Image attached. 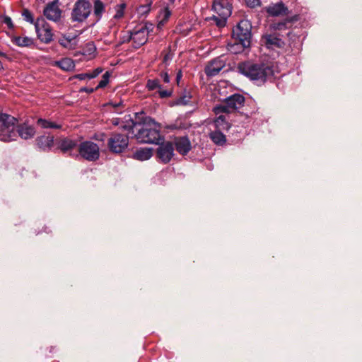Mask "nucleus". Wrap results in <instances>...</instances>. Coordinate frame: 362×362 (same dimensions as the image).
<instances>
[{"label":"nucleus","mask_w":362,"mask_h":362,"mask_svg":"<svg viewBox=\"0 0 362 362\" xmlns=\"http://www.w3.org/2000/svg\"><path fill=\"white\" fill-rule=\"evenodd\" d=\"M236 68L238 73L259 86L267 81H272L274 78V68L268 63L247 60L239 62Z\"/></svg>","instance_id":"1"},{"label":"nucleus","mask_w":362,"mask_h":362,"mask_svg":"<svg viewBox=\"0 0 362 362\" xmlns=\"http://www.w3.org/2000/svg\"><path fill=\"white\" fill-rule=\"evenodd\" d=\"M44 16L49 20L57 21L60 18L61 10L53 4H48L44 9Z\"/></svg>","instance_id":"21"},{"label":"nucleus","mask_w":362,"mask_h":362,"mask_svg":"<svg viewBox=\"0 0 362 362\" xmlns=\"http://www.w3.org/2000/svg\"><path fill=\"white\" fill-rule=\"evenodd\" d=\"M146 88L149 91L158 89L157 93L160 98H170L172 96L173 93L172 88L163 89V86L160 83V81L158 78L147 80Z\"/></svg>","instance_id":"13"},{"label":"nucleus","mask_w":362,"mask_h":362,"mask_svg":"<svg viewBox=\"0 0 362 362\" xmlns=\"http://www.w3.org/2000/svg\"><path fill=\"white\" fill-rule=\"evenodd\" d=\"M3 23H5L9 29H13L14 25L11 21V18L8 16H4Z\"/></svg>","instance_id":"42"},{"label":"nucleus","mask_w":362,"mask_h":362,"mask_svg":"<svg viewBox=\"0 0 362 362\" xmlns=\"http://www.w3.org/2000/svg\"><path fill=\"white\" fill-rule=\"evenodd\" d=\"M110 76V73L109 71H106L102 76L101 81L99 82L98 86L95 87V89L103 88L105 87L109 83V78Z\"/></svg>","instance_id":"37"},{"label":"nucleus","mask_w":362,"mask_h":362,"mask_svg":"<svg viewBox=\"0 0 362 362\" xmlns=\"http://www.w3.org/2000/svg\"><path fill=\"white\" fill-rule=\"evenodd\" d=\"M153 156L151 148H140L136 149L132 154V158L141 161L148 160Z\"/></svg>","instance_id":"22"},{"label":"nucleus","mask_w":362,"mask_h":362,"mask_svg":"<svg viewBox=\"0 0 362 362\" xmlns=\"http://www.w3.org/2000/svg\"><path fill=\"white\" fill-rule=\"evenodd\" d=\"M214 111L215 114L218 115L220 113H232L230 107L228 106V104L226 103V100L224 99L223 103L218 105H216Z\"/></svg>","instance_id":"32"},{"label":"nucleus","mask_w":362,"mask_h":362,"mask_svg":"<svg viewBox=\"0 0 362 362\" xmlns=\"http://www.w3.org/2000/svg\"><path fill=\"white\" fill-rule=\"evenodd\" d=\"M74 38H75V36H74V37H72V36L69 35V36H67V37L64 36V38H63V39H65V40H66V41H67L68 42H70V43H71V40H72L73 39H74Z\"/></svg>","instance_id":"51"},{"label":"nucleus","mask_w":362,"mask_h":362,"mask_svg":"<svg viewBox=\"0 0 362 362\" xmlns=\"http://www.w3.org/2000/svg\"><path fill=\"white\" fill-rule=\"evenodd\" d=\"M215 129L219 131H228L231 124L227 121L226 116L220 115L214 120Z\"/></svg>","instance_id":"25"},{"label":"nucleus","mask_w":362,"mask_h":362,"mask_svg":"<svg viewBox=\"0 0 362 362\" xmlns=\"http://www.w3.org/2000/svg\"><path fill=\"white\" fill-rule=\"evenodd\" d=\"M248 6L255 8L261 5L260 0H245Z\"/></svg>","instance_id":"43"},{"label":"nucleus","mask_w":362,"mask_h":362,"mask_svg":"<svg viewBox=\"0 0 362 362\" xmlns=\"http://www.w3.org/2000/svg\"><path fill=\"white\" fill-rule=\"evenodd\" d=\"M22 16L26 21L35 24V21L33 13L28 8H23Z\"/></svg>","instance_id":"38"},{"label":"nucleus","mask_w":362,"mask_h":362,"mask_svg":"<svg viewBox=\"0 0 362 362\" xmlns=\"http://www.w3.org/2000/svg\"><path fill=\"white\" fill-rule=\"evenodd\" d=\"M166 128L169 130H180L187 129V125L181 119H177L174 123L168 124Z\"/></svg>","instance_id":"35"},{"label":"nucleus","mask_w":362,"mask_h":362,"mask_svg":"<svg viewBox=\"0 0 362 362\" xmlns=\"http://www.w3.org/2000/svg\"><path fill=\"white\" fill-rule=\"evenodd\" d=\"M252 25L249 21L241 20L233 27L231 33V42L228 44V49L233 54L243 52L250 47Z\"/></svg>","instance_id":"2"},{"label":"nucleus","mask_w":362,"mask_h":362,"mask_svg":"<svg viewBox=\"0 0 362 362\" xmlns=\"http://www.w3.org/2000/svg\"><path fill=\"white\" fill-rule=\"evenodd\" d=\"M174 148L181 155H187L192 149V144L188 136L177 137L173 144Z\"/></svg>","instance_id":"18"},{"label":"nucleus","mask_w":362,"mask_h":362,"mask_svg":"<svg viewBox=\"0 0 362 362\" xmlns=\"http://www.w3.org/2000/svg\"><path fill=\"white\" fill-rule=\"evenodd\" d=\"M74 78H78L79 80L91 79L90 78L89 73L78 74L75 75Z\"/></svg>","instance_id":"44"},{"label":"nucleus","mask_w":362,"mask_h":362,"mask_svg":"<svg viewBox=\"0 0 362 362\" xmlns=\"http://www.w3.org/2000/svg\"><path fill=\"white\" fill-rule=\"evenodd\" d=\"M225 100L232 112H238L242 115H245L247 116V114L240 111V109L244 107L245 103V98L243 95L240 93H234L225 98Z\"/></svg>","instance_id":"11"},{"label":"nucleus","mask_w":362,"mask_h":362,"mask_svg":"<svg viewBox=\"0 0 362 362\" xmlns=\"http://www.w3.org/2000/svg\"><path fill=\"white\" fill-rule=\"evenodd\" d=\"M59 43L63 46L64 47H68L70 45V42H68L65 40V39H61L59 40Z\"/></svg>","instance_id":"50"},{"label":"nucleus","mask_w":362,"mask_h":362,"mask_svg":"<svg viewBox=\"0 0 362 362\" xmlns=\"http://www.w3.org/2000/svg\"><path fill=\"white\" fill-rule=\"evenodd\" d=\"M287 36L289 40V46L291 47H296L297 44L300 42V35L294 33L292 31H290L287 33Z\"/></svg>","instance_id":"33"},{"label":"nucleus","mask_w":362,"mask_h":362,"mask_svg":"<svg viewBox=\"0 0 362 362\" xmlns=\"http://www.w3.org/2000/svg\"><path fill=\"white\" fill-rule=\"evenodd\" d=\"M47 227H44V231H45V233H49V232H50V230H49V231H48V230H47Z\"/></svg>","instance_id":"55"},{"label":"nucleus","mask_w":362,"mask_h":362,"mask_svg":"<svg viewBox=\"0 0 362 362\" xmlns=\"http://www.w3.org/2000/svg\"><path fill=\"white\" fill-rule=\"evenodd\" d=\"M129 137L127 134L118 132H112L107 139L108 150L115 154H119L125 151L129 146Z\"/></svg>","instance_id":"6"},{"label":"nucleus","mask_w":362,"mask_h":362,"mask_svg":"<svg viewBox=\"0 0 362 362\" xmlns=\"http://www.w3.org/2000/svg\"><path fill=\"white\" fill-rule=\"evenodd\" d=\"M131 40H132V34L131 31H127L122 37H120L119 45L129 42Z\"/></svg>","instance_id":"40"},{"label":"nucleus","mask_w":362,"mask_h":362,"mask_svg":"<svg viewBox=\"0 0 362 362\" xmlns=\"http://www.w3.org/2000/svg\"><path fill=\"white\" fill-rule=\"evenodd\" d=\"M288 8L283 2L273 4L267 8V12L272 16H278L281 14H286Z\"/></svg>","instance_id":"23"},{"label":"nucleus","mask_w":362,"mask_h":362,"mask_svg":"<svg viewBox=\"0 0 362 362\" xmlns=\"http://www.w3.org/2000/svg\"><path fill=\"white\" fill-rule=\"evenodd\" d=\"M209 136L210 139L217 146H223L226 144V136L222 131L214 129L209 133Z\"/></svg>","instance_id":"24"},{"label":"nucleus","mask_w":362,"mask_h":362,"mask_svg":"<svg viewBox=\"0 0 362 362\" xmlns=\"http://www.w3.org/2000/svg\"><path fill=\"white\" fill-rule=\"evenodd\" d=\"M228 18L222 16H213L211 20L214 21L218 27L223 28L226 25Z\"/></svg>","instance_id":"36"},{"label":"nucleus","mask_w":362,"mask_h":362,"mask_svg":"<svg viewBox=\"0 0 362 362\" xmlns=\"http://www.w3.org/2000/svg\"><path fill=\"white\" fill-rule=\"evenodd\" d=\"M156 149V156L160 162L167 164L174 156V145L171 141H161Z\"/></svg>","instance_id":"9"},{"label":"nucleus","mask_w":362,"mask_h":362,"mask_svg":"<svg viewBox=\"0 0 362 362\" xmlns=\"http://www.w3.org/2000/svg\"><path fill=\"white\" fill-rule=\"evenodd\" d=\"M162 54H163V62L165 64H168V61L172 59L173 54L171 53L170 47H168V50H163L162 52Z\"/></svg>","instance_id":"41"},{"label":"nucleus","mask_w":362,"mask_h":362,"mask_svg":"<svg viewBox=\"0 0 362 362\" xmlns=\"http://www.w3.org/2000/svg\"><path fill=\"white\" fill-rule=\"evenodd\" d=\"M35 28L38 39L43 43L48 44L53 40V33L51 26L43 17L37 18L35 23Z\"/></svg>","instance_id":"8"},{"label":"nucleus","mask_w":362,"mask_h":362,"mask_svg":"<svg viewBox=\"0 0 362 362\" xmlns=\"http://www.w3.org/2000/svg\"><path fill=\"white\" fill-rule=\"evenodd\" d=\"M109 105H112L114 107H117L122 105V103H110Z\"/></svg>","instance_id":"53"},{"label":"nucleus","mask_w":362,"mask_h":362,"mask_svg":"<svg viewBox=\"0 0 362 362\" xmlns=\"http://www.w3.org/2000/svg\"><path fill=\"white\" fill-rule=\"evenodd\" d=\"M136 140L141 144H159L164 140L160 134V125L149 117H146L139 121L137 132L134 134Z\"/></svg>","instance_id":"3"},{"label":"nucleus","mask_w":362,"mask_h":362,"mask_svg":"<svg viewBox=\"0 0 362 362\" xmlns=\"http://www.w3.org/2000/svg\"><path fill=\"white\" fill-rule=\"evenodd\" d=\"M150 6H151V4H148L146 6H142L141 8H146V10L144 11V12H147V11H149L150 10Z\"/></svg>","instance_id":"52"},{"label":"nucleus","mask_w":362,"mask_h":362,"mask_svg":"<svg viewBox=\"0 0 362 362\" xmlns=\"http://www.w3.org/2000/svg\"><path fill=\"white\" fill-rule=\"evenodd\" d=\"M299 20L300 16L298 14H296L291 17H287L283 21L274 23L272 25V28L275 30H282L290 28L292 23L297 22Z\"/></svg>","instance_id":"20"},{"label":"nucleus","mask_w":362,"mask_h":362,"mask_svg":"<svg viewBox=\"0 0 362 362\" xmlns=\"http://www.w3.org/2000/svg\"><path fill=\"white\" fill-rule=\"evenodd\" d=\"M78 153H69V156L74 158H81L88 161L94 162L100 158V147L90 141H84L78 146Z\"/></svg>","instance_id":"5"},{"label":"nucleus","mask_w":362,"mask_h":362,"mask_svg":"<svg viewBox=\"0 0 362 362\" xmlns=\"http://www.w3.org/2000/svg\"><path fill=\"white\" fill-rule=\"evenodd\" d=\"M56 64L58 67L64 71H71L75 66L74 61L70 58H64L57 62Z\"/></svg>","instance_id":"28"},{"label":"nucleus","mask_w":362,"mask_h":362,"mask_svg":"<svg viewBox=\"0 0 362 362\" xmlns=\"http://www.w3.org/2000/svg\"><path fill=\"white\" fill-rule=\"evenodd\" d=\"M126 8V4L122 3L120 4H117L115 6V14L114 15L113 18L115 19H120L124 16V9Z\"/></svg>","instance_id":"34"},{"label":"nucleus","mask_w":362,"mask_h":362,"mask_svg":"<svg viewBox=\"0 0 362 362\" xmlns=\"http://www.w3.org/2000/svg\"><path fill=\"white\" fill-rule=\"evenodd\" d=\"M191 98L192 95L190 93L185 90L184 93L175 100L174 104L176 105H186L189 103Z\"/></svg>","instance_id":"30"},{"label":"nucleus","mask_w":362,"mask_h":362,"mask_svg":"<svg viewBox=\"0 0 362 362\" xmlns=\"http://www.w3.org/2000/svg\"><path fill=\"white\" fill-rule=\"evenodd\" d=\"M54 144V137L51 134H44L37 136L35 141L36 147L42 151L49 152Z\"/></svg>","instance_id":"15"},{"label":"nucleus","mask_w":362,"mask_h":362,"mask_svg":"<svg viewBox=\"0 0 362 362\" xmlns=\"http://www.w3.org/2000/svg\"><path fill=\"white\" fill-rule=\"evenodd\" d=\"M102 71H103V69L100 67H98L97 69L93 70L92 73H89L90 78H94L97 77Z\"/></svg>","instance_id":"45"},{"label":"nucleus","mask_w":362,"mask_h":362,"mask_svg":"<svg viewBox=\"0 0 362 362\" xmlns=\"http://www.w3.org/2000/svg\"><path fill=\"white\" fill-rule=\"evenodd\" d=\"M12 42L19 47H29L33 44L32 38L28 37H13L11 39Z\"/></svg>","instance_id":"29"},{"label":"nucleus","mask_w":362,"mask_h":362,"mask_svg":"<svg viewBox=\"0 0 362 362\" xmlns=\"http://www.w3.org/2000/svg\"><path fill=\"white\" fill-rule=\"evenodd\" d=\"M146 24L148 25V33L150 30L151 31L153 30V25L151 23H149V24L146 23Z\"/></svg>","instance_id":"54"},{"label":"nucleus","mask_w":362,"mask_h":362,"mask_svg":"<svg viewBox=\"0 0 362 362\" xmlns=\"http://www.w3.org/2000/svg\"><path fill=\"white\" fill-rule=\"evenodd\" d=\"M0 56L4 57L6 56L5 53L0 52Z\"/></svg>","instance_id":"56"},{"label":"nucleus","mask_w":362,"mask_h":362,"mask_svg":"<svg viewBox=\"0 0 362 362\" xmlns=\"http://www.w3.org/2000/svg\"><path fill=\"white\" fill-rule=\"evenodd\" d=\"M182 77V71L181 69H179L176 74V78H175V81H176V83L177 85H179Z\"/></svg>","instance_id":"49"},{"label":"nucleus","mask_w":362,"mask_h":362,"mask_svg":"<svg viewBox=\"0 0 362 362\" xmlns=\"http://www.w3.org/2000/svg\"><path fill=\"white\" fill-rule=\"evenodd\" d=\"M225 66L226 60L221 56L209 62L205 67L204 72L208 77H213L218 74Z\"/></svg>","instance_id":"12"},{"label":"nucleus","mask_w":362,"mask_h":362,"mask_svg":"<svg viewBox=\"0 0 362 362\" xmlns=\"http://www.w3.org/2000/svg\"><path fill=\"white\" fill-rule=\"evenodd\" d=\"M212 10L218 16L229 17L232 13V4L229 0H214Z\"/></svg>","instance_id":"14"},{"label":"nucleus","mask_w":362,"mask_h":362,"mask_svg":"<svg viewBox=\"0 0 362 362\" xmlns=\"http://www.w3.org/2000/svg\"><path fill=\"white\" fill-rule=\"evenodd\" d=\"M105 12V5L101 0H95L93 6V13L95 16V21L98 22L102 18Z\"/></svg>","instance_id":"27"},{"label":"nucleus","mask_w":362,"mask_h":362,"mask_svg":"<svg viewBox=\"0 0 362 362\" xmlns=\"http://www.w3.org/2000/svg\"><path fill=\"white\" fill-rule=\"evenodd\" d=\"M160 77L162 78L164 83H170V76L167 72L162 71L160 74Z\"/></svg>","instance_id":"46"},{"label":"nucleus","mask_w":362,"mask_h":362,"mask_svg":"<svg viewBox=\"0 0 362 362\" xmlns=\"http://www.w3.org/2000/svg\"><path fill=\"white\" fill-rule=\"evenodd\" d=\"M91 13V4L88 0H77L71 11V20L83 22Z\"/></svg>","instance_id":"7"},{"label":"nucleus","mask_w":362,"mask_h":362,"mask_svg":"<svg viewBox=\"0 0 362 362\" xmlns=\"http://www.w3.org/2000/svg\"><path fill=\"white\" fill-rule=\"evenodd\" d=\"M98 89L93 88H88V87H81L79 89V93H92L94 91L97 90Z\"/></svg>","instance_id":"47"},{"label":"nucleus","mask_w":362,"mask_h":362,"mask_svg":"<svg viewBox=\"0 0 362 362\" xmlns=\"http://www.w3.org/2000/svg\"><path fill=\"white\" fill-rule=\"evenodd\" d=\"M265 46L269 49L283 48L285 42L275 35H265L262 37Z\"/></svg>","instance_id":"19"},{"label":"nucleus","mask_w":362,"mask_h":362,"mask_svg":"<svg viewBox=\"0 0 362 362\" xmlns=\"http://www.w3.org/2000/svg\"><path fill=\"white\" fill-rule=\"evenodd\" d=\"M18 120L7 113L0 112V140L10 142L16 140V126Z\"/></svg>","instance_id":"4"},{"label":"nucleus","mask_w":362,"mask_h":362,"mask_svg":"<svg viewBox=\"0 0 362 362\" xmlns=\"http://www.w3.org/2000/svg\"><path fill=\"white\" fill-rule=\"evenodd\" d=\"M138 125H139V122H135L132 119H129L126 122V124L120 126V129L124 131H127L128 132H132L134 128L137 129Z\"/></svg>","instance_id":"31"},{"label":"nucleus","mask_w":362,"mask_h":362,"mask_svg":"<svg viewBox=\"0 0 362 362\" xmlns=\"http://www.w3.org/2000/svg\"><path fill=\"white\" fill-rule=\"evenodd\" d=\"M37 124L42 129H62V125L51 120L39 118L37 120Z\"/></svg>","instance_id":"26"},{"label":"nucleus","mask_w":362,"mask_h":362,"mask_svg":"<svg viewBox=\"0 0 362 362\" xmlns=\"http://www.w3.org/2000/svg\"><path fill=\"white\" fill-rule=\"evenodd\" d=\"M171 4H174L175 0H169Z\"/></svg>","instance_id":"58"},{"label":"nucleus","mask_w":362,"mask_h":362,"mask_svg":"<svg viewBox=\"0 0 362 362\" xmlns=\"http://www.w3.org/2000/svg\"><path fill=\"white\" fill-rule=\"evenodd\" d=\"M16 137L19 136L21 139L28 140L34 137L36 133L35 128L26 122L16 126Z\"/></svg>","instance_id":"17"},{"label":"nucleus","mask_w":362,"mask_h":362,"mask_svg":"<svg viewBox=\"0 0 362 362\" xmlns=\"http://www.w3.org/2000/svg\"><path fill=\"white\" fill-rule=\"evenodd\" d=\"M171 14H172V13H171V11L169 9V8L168 6L165 7L161 11V15L163 16V18H162L161 21L160 22V23H165L168 21Z\"/></svg>","instance_id":"39"},{"label":"nucleus","mask_w":362,"mask_h":362,"mask_svg":"<svg viewBox=\"0 0 362 362\" xmlns=\"http://www.w3.org/2000/svg\"><path fill=\"white\" fill-rule=\"evenodd\" d=\"M106 134L105 133L95 134L93 139L100 141H104L105 139Z\"/></svg>","instance_id":"48"},{"label":"nucleus","mask_w":362,"mask_h":362,"mask_svg":"<svg viewBox=\"0 0 362 362\" xmlns=\"http://www.w3.org/2000/svg\"><path fill=\"white\" fill-rule=\"evenodd\" d=\"M57 149L63 154L73 153L72 151L78 146V141L69 137H63L56 142Z\"/></svg>","instance_id":"16"},{"label":"nucleus","mask_w":362,"mask_h":362,"mask_svg":"<svg viewBox=\"0 0 362 362\" xmlns=\"http://www.w3.org/2000/svg\"><path fill=\"white\" fill-rule=\"evenodd\" d=\"M2 68H3L2 63H1V62L0 61V69H1Z\"/></svg>","instance_id":"57"},{"label":"nucleus","mask_w":362,"mask_h":362,"mask_svg":"<svg viewBox=\"0 0 362 362\" xmlns=\"http://www.w3.org/2000/svg\"><path fill=\"white\" fill-rule=\"evenodd\" d=\"M132 34L133 47L134 49H139L145 45L148 41V25L147 24L141 25L138 29L131 31Z\"/></svg>","instance_id":"10"}]
</instances>
